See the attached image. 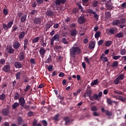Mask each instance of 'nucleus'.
<instances>
[{
	"mask_svg": "<svg viewBox=\"0 0 126 126\" xmlns=\"http://www.w3.org/2000/svg\"><path fill=\"white\" fill-rule=\"evenodd\" d=\"M81 50L79 48H71L70 49V56L72 58H75L76 55H79Z\"/></svg>",
	"mask_w": 126,
	"mask_h": 126,
	"instance_id": "f257e3e1",
	"label": "nucleus"
},
{
	"mask_svg": "<svg viewBox=\"0 0 126 126\" xmlns=\"http://www.w3.org/2000/svg\"><path fill=\"white\" fill-rule=\"evenodd\" d=\"M12 25H13V21H10L7 24H2L3 29L7 32L8 29H10L12 27Z\"/></svg>",
	"mask_w": 126,
	"mask_h": 126,
	"instance_id": "f03ea898",
	"label": "nucleus"
},
{
	"mask_svg": "<svg viewBox=\"0 0 126 126\" xmlns=\"http://www.w3.org/2000/svg\"><path fill=\"white\" fill-rule=\"evenodd\" d=\"M42 21V18L41 17H35L33 19V22L34 24H36V25H40Z\"/></svg>",
	"mask_w": 126,
	"mask_h": 126,
	"instance_id": "7ed1b4c3",
	"label": "nucleus"
},
{
	"mask_svg": "<svg viewBox=\"0 0 126 126\" xmlns=\"http://www.w3.org/2000/svg\"><path fill=\"white\" fill-rule=\"evenodd\" d=\"M102 94L103 93H102V92H99L98 94H94L92 96L93 98V101H94V100H97V101H99V98L102 97Z\"/></svg>",
	"mask_w": 126,
	"mask_h": 126,
	"instance_id": "20e7f679",
	"label": "nucleus"
},
{
	"mask_svg": "<svg viewBox=\"0 0 126 126\" xmlns=\"http://www.w3.org/2000/svg\"><path fill=\"white\" fill-rule=\"evenodd\" d=\"M19 61L20 62H22V61H24L25 59V55H24V52L23 51H21L20 52L19 56Z\"/></svg>",
	"mask_w": 126,
	"mask_h": 126,
	"instance_id": "39448f33",
	"label": "nucleus"
},
{
	"mask_svg": "<svg viewBox=\"0 0 126 126\" xmlns=\"http://www.w3.org/2000/svg\"><path fill=\"white\" fill-rule=\"evenodd\" d=\"M77 22L79 24H83L85 22V18L83 16H80L78 18Z\"/></svg>",
	"mask_w": 126,
	"mask_h": 126,
	"instance_id": "423d86ee",
	"label": "nucleus"
},
{
	"mask_svg": "<svg viewBox=\"0 0 126 126\" xmlns=\"http://www.w3.org/2000/svg\"><path fill=\"white\" fill-rule=\"evenodd\" d=\"M2 70L4 71V72H9V71H10V66L7 64L4 65L2 68Z\"/></svg>",
	"mask_w": 126,
	"mask_h": 126,
	"instance_id": "0eeeda50",
	"label": "nucleus"
},
{
	"mask_svg": "<svg viewBox=\"0 0 126 126\" xmlns=\"http://www.w3.org/2000/svg\"><path fill=\"white\" fill-rule=\"evenodd\" d=\"M9 114V109L8 108H4L2 110V115L3 116H8Z\"/></svg>",
	"mask_w": 126,
	"mask_h": 126,
	"instance_id": "6e6552de",
	"label": "nucleus"
},
{
	"mask_svg": "<svg viewBox=\"0 0 126 126\" xmlns=\"http://www.w3.org/2000/svg\"><path fill=\"white\" fill-rule=\"evenodd\" d=\"M65 2H66V0H56L55 4L56 5H61V4H63Z\"/></svg>",
	"mask_w": 126,
	"mask_h": 126,
	"instance_id": "1a4fd4ad",
	"label": "nucleus"
},
{
	"mask_svg": "<svg viewBox=\"0 0 126 126\" xmlns=\"http://www.w3.org/2000/svg\"><path fill=\"white\" fill-rule=\"evenodd\" d=\"M19 102L20 106L22 107H24V105H25V99L23 97H20L19 99Z\"/></svg>",
	"mask_w": 126,
	"mask_h": 126,
	"instance_id": "9d476101",
	"label": "nucleus"
},
{
	"mask_svg": "<svg viewBox=\"0 0 126 126\" xmlns=\"http://www.w3.org/2000/svg\"><path fill=\"white\" fill-rule=\"evenodd\" d=\"M87 97H89V99L91 101H93V97H92V91H88L86 93Z\"/></svg>",
	"mask_w": 126,
	"mask_h": 126,
	"instance_id": "9b49d317",
	"label": "nucleus"
},
{
	"mask_svg": "<svg viewBox=\"0 0 126 126\" xmlns=\"http://www.w3.org/2000/svg\"><path fill=\"white\" fill-rule=\"evenodd\" d=\"M14 66L16 68H21V67H22V64H21V63L19 62H15Z\"/></svg>",
	"mask_w": 126,
	"mask_h": 126,
	"instance_id": "f8f14e48",
	"label": "nucleus"
},
{
	"mask_svg": "<svg viewBox=\"0 0 126 126\" xmlns=\"http://www.w3.org/2000/svg\"><path fill=\"white\" fill-rule=\"evenodd\" d=\"M70 34L71 36L72 37H75L76 35H77V32L76 31V30L74 29L70 31Z\"/></svg>",
	"mask_w": 126,
	"mask_h": 126,
	"instance_id": "ddd939ff",
	"label": "nucleus"
},
{
	"mask_svg": "<svg viewBox=\"0 0 126 126\" xmlns=\"http://www.w3.org/2000/svg\"><path fill=\"white\" fill-rule=\"evenodd\" d=\"M45 14L47 16L51 17L52 16V15H54V12L52 10H47Z\"/></svg>",
	"mask_w": 126,
	"mask_h": 126,
	"instance_id": "4468645a",
	"label": "nucleus"
},
{
	"mask_svg": "<svg viewBox=\"0 0 126 126\" xmlns=\"http://www.w3.org/2000/svg\"><path fill=\"white\" fill-rule=\"evenodd\" d=\"M46 52H47V50H45L44 48H41L39 50V54L41 55V56H43V57L45 56Z\"/></svg>",
	"mask_w": 126,
	"mask_h": 126,
	"instance_id": "2eb2a0df",
	"label": "nucleus"
},
{
	"mask_svg": "<svg viewBox=\"0 0 126 126\" xmlns=\"http://www.w3.org/2000/svg\"><path fill=\"white\" fill-rule=\"evenodd\" d=\"M20 43L18 41H15L13 43V48H19L20 47Z\"/></svg>",
	"mask_w": 126,
	"mask_h": 126,
	"instance_id": "dca6fc26",
	"label": "nucleus"
},
{
	"mask_svg": "<svg viewBox=\"0 0 126 126\" xmlns=\"http://www.w3.org/2000/svg\"><path fill=\"white\" fill-rule=\"evenodd\" d=\"M109 33H110V34H116V33H117V29L114 28L110 29L109 30Z\"/></svg>",
	"mask_w": 126,
	"mask_h": 126,
	"instance_id": "f3484780",
	"label": "nucleus"
},
{
	"mask_svg": "<svg viewBox=\"0 0 126 126\" xmlns=\"http://www.w3.org/2000/svg\"><path fill=\"white\" fill-rule=\"evenodd\" d=\"M64 121H65V126H67L68 124L70 123V120H69V118L67 117L64 118Z\"/></svg>",
	"mask_w": 126,
	"mask_h": 126,
	"instance_id": "a211bd4d",
	"label": "nucleus"
},
{
	"mask_svg": "<svg viewBox=\"0 0 126 126\" xmlns=\"http://www.w3.org/2000/svg\"><path fill=\"white\" fill-rule=\"evenodd\" d=\"M52 25H53V23L52 22L47 23L45 26L46 31L49 30V29H50V28H51V27H52Z\"/></svg>",
	"mask_w": 126,
	"mask_h": 126,
	"instance_id": "6ab92c4d",
	"label": "nucleus"
},
{
	"mask_svg": "<svg viewBox=\"0 0 126 126\" xmlns=\"http://www.w3.org/2000/svg\"><path fill=\"white\" fill-rule=\"evenodd\" d=\"M27 18V15H23V16L21 18V23H24L26 21Z\"/></svg>",
	"mask_w": 126,
	"mask_h": 126,
	"instance_id": "aec40b11",
	"label": "nucleus"
},
{
	"mask_svg": "<svg viewBox=\"0 0 126 126\" xmlns=\"http://www.w3.org/2000/svg\"><path fill=\"white\" fill-rule=\"evenodd\" d=\"M15 76L17 80L20 79L21 78V72H17L15 74Z\"/></svg>",
	"mask_w": 126,
	"mask_h": 126,
	"instance_id": "412c9836",
	"label": "nucleus"
},
{
	"mask_svg": "<svg viewBox=\"0 0 126 126\" xmlns=\"http://www.w3.org/2000/svg\"><path fill=\"white\" fill-rule=\"evenodd\" d=\"M25 37V32H20L19 35V38L20 39H23Z\"/></svg>",
	"mask_w": 126,
	"mask_h": 126,
	"instance_id": "4be33fe9",
	"label": "nucleus"
},
{
	"mask_svg": "<svg viewBox=\"0 0 126 126\" xmlns=\"http://www.w3.org/2000/svg\"><path fill=\"white\" fill-rule=\"evenodd\" d=\"M60 36H59V34H55L54 37H52V39H53V41H57L59 42L60 41Z\"/></svg>",
	"mask_w": 126,
	"mask_h": 126,
	"instance_id": "5701e85b",
	"label": "nucleus"
},
{
	"mask_svg": "<svg viewBox=\"0 0 126 126\" xmlns=\"http://www.w3.org/2000/svg\"><path fill=\"white\" fill-rule=\"evenodd\" d=\"M52 63V56L49 55L48 58L45 61V63Z\"/></svg>",
	"mask_w": 126,
	"mask_h": 126,
	"instance_id": "b1692460",
	"label": "nucleus"
},
{
	"mask_svg": "<svg viewBox=\"0 0 126 126\" xmlns=\"http://www.w3.org/2000/svg\"><path fill=\"white\" fill-rule=\"evenodd\" d=\"M113 25H121V22L119 20H115L112 23Z\"/></svg>",
	"mask_w": 126,
	"mask_h": 126,
	"instance_id": "393cba45",
	"label": "nucleus"
},
{
	"mask_svg": "<svg viewBox=\"0 0 126 126\" xmlns=\"http://www.w3.org/2000/svg\"><path fill=\"white\" fill-rule=\"evenodd\" d=\"M107 104H108V105H112V104H113V103H117V102L116 101H113L112 100H111L110 98H107Z\"/></svg>",
	"mask_w": 126,
	"mask_h": 126,
	"instance_id": "a878e982",
	"label": "nucleus"
},
{
	"mask_svg": "<svg viewBox=\"0 0 126 126\" xmlns=\"http://www.w3.org/2000/svg\"><path fill=\"white\" fill-rule=\"evenodd\" d=\"M17 121L18 125H22V123L23 122V120L21 117H18L17 118Z\"/></svg>",
	"mask_w": 126,
	"mask_h": 126,
	"instance_id": "bb28decb",
	"label": "nucleus"
},
{
	"mask_svg": "<svg viewBox=\"0 0 126 126\" xmlns=\"http://www.w3.org/2000/svg\"><path fill=\"white\" fill-rule=\"evenodd\" d=\"M91 110L93 112H97V111H98V108L96 106H92L91 107Z\"/></svg>",
	"mask_w": 126,
	"mask_h": 126,
	"instance_id": "cd10ccee",
	"label": "nucleus"
},
{
	"mask_svg": "<svg viewBox=\"0 0 126 126\" xmlns=\"http://www.w3.org/2000/svg\"><path fill=\"white\" fill-rule=\"evenodd\" d=\"M32 126H42V125L40 123L37 124V121L35 120L33 121Z\"/></svg>",
	"mask_w": 126,
	"mask_h": 126,
	"instance_id": "c85d7f7f",
	"label": "nucleus"
},
{
	"mask_svg": "<svg viewBox=\"0 0 126 126\" xmlns=\"http://www.w3.org/2000/svg\"><path fill=\"white\" fill-rule=\"evenodd\" d=\"M39 39H40L39 37H36L33 38L32 40V43H33V44H35V43H38V42H39Z\"/></svg>",
	"mask_w": 126,
	"mask_h": 126,
	"instance_id": "c756f323",
	"label": "nucleus"
},
{
	"mask_svg": "<svg viewBox=\"0 0 126 126\" xmlns=\"http://www.w3.org/2000/svg\"><path fill=\"white\" fill-rule=\"evenodd\" d=\"M119 65V62L118 61H114L112 63L111 66L112 67H117Z\"/></svg>",
	"mask_w": 126,
	"mask_h": 126,
	"instance_id": "7c9ffc66",
	"label": "nucleus"
},
{
	"mask_svg": "<svg viewBox=\"0 0 126 126\" xmlns=\"http://www.w3.org/2000/svg\"><path fill=\"white\" fill-rule=\"evenodd\" d=\"M91 58L90 59H88V56L84 57V61L88 63V64H90V60Z\"/></svg>",
	"mask_w": 126,
	"mask_h": 126,
	"instance_id": "2f4dec72",
	"label": "nucleus"
},
{
	"mask_svg": "<svg viewBox=\"0 0 126 126\" xmlns=\"http://www.w3.org/2000/svg\"><path fill=\"white\" fill-rule=\"evenodd\" d=\"M19 97H20V94L18 93H16L14 96V100H18Z\"/></svg>",
	"mask_w": 126,
	"mask_h": 126,
	"instance_id": "473e14b6",
	"label": "nucleus"
},
{
	"mask_svg": "<svg viewBox=\"0 0 126 126\" xmlns=\"http://www.w3.org/2000/svg\"><path fill=\"white\" fill-rule=\"evenodd\" d=\"M19 106V103H17V102H15L13 105H12V109H13V110L16 109V108H17V107Z\"/></svg>",
	"mask_w": 126,
	"mask_h": 126,
	"instance_id": "72a5a7b5",
	"label": "nucleus"
},
{
	"mask_svg": "<svg viewBox=\"0 0 126 126\" xmlns=\"http://www.w3.org/2000/svg\"><path fill=\"white\" fill-rule=\"evenodd\" d=\"M100 36H101V32H100L99 31L96 32L94 34L95 38H99Z\"/></svg>",
	"mask_w": 126,
	"mask_h": 126,
	"instance_id": "f704fd0d",
	"label": "nucleus"
},
{
	"mask_svg": "<svg viewBox=\"0 0 126 126\" xmlns=\"http://www.w3.org/2000/svg\"><path fill=\"white\" fill-rule=\"evenodd\" d=\"M59 117H60V115L59 114H57L54 116L53 120H54V121H55L56 122H59Z\"/></svg>",
	"mask_w": 126,
	"mask_h": 126,
	"instance_id": "c9c22d12",
	"label": "nucleus"
},
{
	"mask_svg": "<svg viewBox=\"0 0 126 126\" xmlns=\"http://www.w3.org/2000/svg\"><path fill=\"white\" fill-rule=\"evenodd\" d=\"M106 47H110L112 45V41H107L105 44Z\"/></svg>",
	"mask_w": 126,
	"mask_h": 126,
	"instance_id": "e433bc0d",
	"label": "nucleus"
},
{
	"mask_svg": "<svg viewBox=\"0 0 126 126\" xmlns=\"http://www.w3.org/2000/svg\"><path fill=\"white\" fill-rule=\"evenodd\" d=\"M97 83H99L98 82V79H96L91 83V85L94 86V85H97Z\"/></svg>",
	"mask_w": 126,
	"mask_h": 126,
	"instance_id": "4c0bfd02",
	"label": "nucleus"
},
{
	"mask_svg": "<svg viewBox=\"0 0 126 126\" xmlns=\"http://www.w3.org/2000/svg\"><path fill=\"white\" fill-rule=\"evenodd\" d=\"M117 78L119 79V80H123L124 78H125V75H124V74H121Z\"/></svg>",
	"mask_w": 126,
	"mask_h": 126,
	"instance_id": "58836bf2",
	"label": "nucleus"
},
{
	"mask_svg": "<svg viewBox=\"0 0 126 126\" xmlns=\"http://www.w3.org/2000/svg\"><path fill=\"white\" fill-rule=\"evenodd\" d=\"M88 13H90L91 14H95L96 13V12L93 11V9H89L87 10Z\"/></svg>",
	"mask_w": 126,
	"mask_h": 126,
	"instance_id": "ea45409f",
	"label": "nucleus"
},
{
	"mask_svg": "<svg viewBox=\"0 0 126 126\" xmlns=\"http://www.w3.org/2000/svg\"><path fill=\"white\" fill-rule=\"evenodd\" d=\"M106 7L108 10H111L113 8L111 4H106Z\"/></svg>",
	"mask_w": 126,
	"mask_h": 126,
	"instance_id": "a19ab883",
	"label": "nucleus"
},
{
	"mask_svg": "<svg viewBox=\"0 0 126 126\" xmlns=\"http://www.w3.org/2000/svg\"><path fill=\"white\" fill-rule=\"evenodd\" d=\"M5 98V94H2L0 95V100H3Z\"/></svg>",
	"mask_w": 126,
	"mask_h": 126,
	"instance_id": "79ce46f5",
	"label": "nucleus"
},
{
	"mask_svg": "<svg viewBox=\"0 0 126 126\" xmlns=\"http://www.w3.org/2000/svg\"><path fill=\"white\" fill-rule=\"evenodd\" d=\"M120 54H121V55H126V49H121L120 51Z\"/></svg>",
	"mask_w": 126,
	"mask_h": 126,
	"instance_id": "37998d69",
	"label": "nucleus"
},
{
	"mask_svg": "<svg viewBox=\"0 0 126 126\" xmlns=\"http://www.w3.org/2000/svg\"><path fill=\"white\" fill-rule=\"evenodd\" d=\"M116 37H117V38H123V37H124V35L122 32L118 33L116 34Z\"/></svg>",
	"mask_w": 126,
	"mask_h": 126,
	"instance_id": "c03bdc74",
	"label": "nucleus"
},
{
	"mask_svg": "<svg viewBox=\"0 0 126 126\" xmlns=\"http://www.w3.org/2000/svg\"><path fill=\"white\" fill-rule=\"evenodd\" d=\"M62 42L63 43V44H64V45H67V44H68V42L67 41V40H66V39H65V38H63L62 39Z\"/></svg>",
	"mask_w": 126,
	"mask_h": 126,
	"instance_id": "a18cd8bd",
	"label": "nucleus"
},
{
	"mask_svg": "<svg viewBox=\"0 0 126 126\" xmlns=\"http://www.w3.org/2000/svg\"><path fill=\"white\" fill-rule=\"evenodd\" d=\"M79 11V9L77 7H75L72 10L73 13H77L78 11Z\"/></svg>",
	"mask_w": 126,
	"mask_h": 126,
	"instance_id": "49530a36",
	"label": "nucleus"
},
{
	"mask_svg": "<svg viewBox=\"0 0 126 126\" xmlns=\"http://www.w3.org/2000/svg\"><path fill=\"white\" fill-rule=\"evenodd\" d=\"M105 17L107 18H110V17H111V13L109 11L105 13Z\"/></svg>",
	"mask_w": 126,
	"mask_h": 126,
	"instance_id": "de8ad7c7",
	"label": "nucleus"
},
{
	"mask_svg": "<svg viewBox=\"0 0 126 126\" xmlns=\"http://www.w3.org/2000/svg\"><path fill=\"white\" fill-rule=\"evenodd\" d=\"M121 58V56L118 55V56H114L112 57V58L113 60H115V61H117V60H119Z\"/></svg>",
	"mask_w": 126,
	"mask_h": 126,
	"instance_id": "09e8293b",
	"label": "nucleus"
},
{
	"mask_svg": "<svg viewBox=\"0 0 126 126\" xmlns=\"http://www.w3.org/2000/svg\"><path fill=\"white\" fill-rule=\"evenodd\" d=\"M3 13L4 15H7L8 14V11H7V9L4 8L3 9Z\"/></svg>",
	"mask_w": 126,
	"mask_h": 126,
	"instance_id": "8fccbe9b",
	"label": "nucleus"
},
{
	"mask_svg": "<svg viewBox=\"0 0 126 126\" xmlns=\"http://www.w3.org/2000/svg\"><path fill=\"white\" fill-rule=\"evenodd\" d=\"M77 5H78L79 9H80L81 11L83 12V8L82 7V6L80 5L79 3H77Z\"/></svg>",
	"mask_w": 126,
	"mask_h": 126,
	"instance_id": "3c124183",
	"label": "nucleus"
},
{
	"mask_svg": "<svg viewBox=\"0 0 126 126\" xmlns=\"http://www.w3.org/2000/svg\"><path fill=\"white\" fill-rule=\"evenodd\" d=\"M114 83L116 85H118L119 83H120V81L119 80L118 78H117L114 81Z\"/></svg>",
	"mask_w": 126,
	"mask_h": 126,
	"instance_id": "603ef678",
	"label": "nucleus"
},
{
	"mask_svg": "<svg viewBox=\"0 0 126 126\" xmlns=\"http://www.w3.org/2000/svg\"><path fill=\"white\" fill-rule=\"evenodd\" d=\"M118 99L120 101H122V102H125V101H126V99L124 98V97H123V96H122L121 95L119 96Z\"/></svg>",
	"mask_w": 126,
	"mask_h": 126,
	"instance_id": "864d4df0",
	"label": "nucleus"
},
{
	"mask_svg": "<svg viewBox=\"0 0 126 126\" xmlns=\"http://www.w3.org/2000/svg\"><path fill=\"white\" fill-rule=\"evenodd\" d=\"M93 14H94V18H95V20H97V21H98V20H99V16H98V15L96 14V13Z\"/></svg>",
	"mask_w": 126,
	"mask_h": 126,
	"instance_id": "5fc2aeb1",
	"label": "nucleus"
},
{
	"mask_svg": "<svg viewBox=\"0 0 126 126\" xmlns=\"http://www.w3.org/2000/svg\"><path fill=\"white\" fill-rule=\"evenodd\" d=\"M90 48H95V43L94 42H91L89 45Z\"/></svg>",
	"mask_w": 126,
	"mask_h": 126,
	"instance_id": "6e6d98bb",
	"label": "nucleus"
},
{
	"mask_svg": "<svg viewBox=\"0 0 126 126\" xmlns=\"http://www.w3.org/2000/svg\"><path fill=\"white\" fill-rule=\"evenodd\" d=\"M0 63L2 65L4 64V63H5V60H4V59H0Z\"/></svg>",
	"mask_w": 126,
	"mask_h": 126,
	"instance_id": "4d7b16f0",
	"label": "nucleus"
},
{
	"mask_svg": "<svg viewBox=\"0 0 126 126\" xmlns=\"http://www.w3.org/2000/svg\"><path fill=\"white\" fill-rule=\"evenodd\" d=\"M106 116H108V117H111L112 116V113L108 110H107L106 111Z\"/></svg>",
	"mask_w": 126,
	"mask_h": 126,
	"instance_id": "13d9d810",
	"label": "nucleus"
},
{
	"mask_svg": "<svg viewBox=\"0 0 126 126\" xmlns=\"http://www.w3.org/2000/svg\"><path fill=\"white\" fill-rule=\"evenodd\" d=\"M53 65H49V66L47 67V69L49 70V71H52L53 70Z\"/></svg>",
	"mask_w": 126,
	"mask_h": 126,
	"instance_id": "bf43d9fd",
	"label": "nucleus"
},
{
	"mask_svg": "<svg viewBox=\"0 0 126 126\" xmlns=\"http://www.w3.org/2000/svg\"><path fill=\"white\" fill-rule=\"evenodd\" d=\"M14 53V50L13 48H10L8 50L9 54H13Z\"/></svg>",
	"mask_w": 126,
	"mask_h": 126,
	"instance_id": "052dcab7",
	"label": "nucleus"
},
{
	"mask_svg": "<svg viewBox=\"0 0 126 126\" xmlns=\"http://www.w3.org/2000/svg\"><path fill=\"white\" fill-rule=\"evenodd\" d=\"M42 123L43 126H48V123L47 122V121H46V120H42Z\"/></svg>",
	"mask_w": 126,
	"mask_h": 126,
	"instance_id": "680f3d73",
	"label": "nucleus"
},
{
	"mask_svg": "<svg viewBox=\"0 0 126 126\" xmlns=\"http://www.w3.org/2000/svg\"><path fill=\"white\" fill-rule=\"evenodd\" d=\"M30 88H31V87L30 86V85H28L26 89H24V91L25 92H27V91H28V90H29V89H30Z\"/></svg>",
	"mask_w": 126,
	"mask_h": 126,
	"instance_id": "e2e57ef3",
	"label": "nucleus"
},
{
	"mask_svg": "<svg viewBox=\"0 0 126 126\" xmlns=\"http://www.w3.org/2000/svg\"><path fill=\"white\" fill-rule=\"evenodd\" d=\"M37 12L36 10H32L31 12V14H32V15H34L35 14H36V13Z\"/></svg>",
	"mask_w": 126,
	"mask_h": 126,
	"instance_id": "0e129e2a",
	"label": "nucleus"
},
{
	"mask_svg": "<svg viewBox=\"0 0 126 126\" xmlns=\"http://www.w3.org/2000/svg\"><path fill=\"white\" fill-rule=\"evenodd\" d=\"M33 114H34V113H33V112L30 111L28 113V117H32V116H33Z\"/></svg>",
	"mask_w": 126,
	"mask_h": 126,
	"instance_id": "69168bd1",
	"label": "nucleus"
},
{
	"mask_svg": "<svg viewBox=\"0 0 126 126\" xmlns=\"http://www.w3.org/2000/svg\"><path fill=\"white\" fill-rule=\"evenodd\" d=\"M102 61L103 62V63H107V62H108V58H107V57H105L104 58H103Z\"/></svg>",
	"mask_w": 126,
	"mask_h": 126,
	"instance_id": "338daca9",
	"label": "nucleus"
},
{
	"mask_svg": "<svg viewBox=\"0 0 126 126\" xmlns=\"http://www.w3.org/2000/svg\"><path fill=\"white\" fill-rule=\"evenodd\" d=\"M93 5L94 7H96L98 5V1H94L93 2Z\"/></svg>",
	"mask_w": 126,
	"mask_h": 126,
	"instance_id": "774afa93",
	"label": "nucleus"
}]
</instances>
